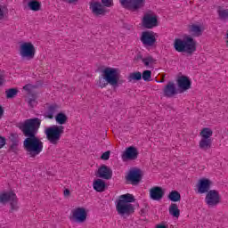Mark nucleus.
<instances>
[{
	"label": "nucleus",
	"mask_w": 228,
	"mask_h": 228,
	"mask_svg": "<svg viewBox=\"0 0 228 228\" xmlns=\"http://www.w3.org/2000/svg\"><path fill=\"white\" fill-rule=\"evenodd\" d=\"M69 195H70V191H69L68 189L64 190V196L69 197Z\"/></svg>",
	"instance_id": "a18cd8bd"
},
{
	"label": "nucleus",
	"mask_w": 228,
	"mask_h": 228,
	"mask_svg": "<svg viewBox=\"0 0 228 228\" xmlns=\"http://www.w3.org/2000/svg\"><path fill=\"white\" fill-rule=\"evenodd\" d=\"M46 111L45 112V117L46 118H54L55 113L60 110V104L53 103H46L45 105Z\"/></svg>",
	"instance_id": "dca6fc26"
},
{
	"label": "nucleus",
	"mask_w": 228,
	"mask_h": 228,
	"mask_svg": "<svg viewBox=\"0 0 228 228\" xmlns=\"http://www.w3.org/2000/svg\"><path fill=\"white\" fill-rule=\"evenodd\" d=\"M217 13L221 20H226L228 19V10L218 7Z\"/></svg>",
	"instance_id": "7c9ffc66"
},
{
	"label": "nucleus",
	"mask_w": 228,
	"mask_h": 228,
	"mask_svg": "<svg viewBox=\"0 0 228 228\" xmlns=\"http://www.w3.org/2000/svg\"><path fill=\"white\" fill-rule=\"evenodd\" d=\"M12 195H13V192H2V193H0V203L4 204L6 202H9L12 199Z\"/></svg>",
	"instance_id": "a878e982"
},
{
	"label": "nucleus",
	"mask_w": 228,
	"mask_h": 228,
	"mask_svg": "<svg viewBox=\"0 0 228 228\" xmlns=\"http://www.w3.org/2000/svg\"><path fill=\"white\" fill-rule=\"evenodd\" d=\"M28 102L31 106V108H35V106H37V96L35 95L30 96L28 100Z\"/></svg>",
	"instance_id": "e433bc0d"
},
{
	"label": "nucleus",
	"mask_w": 228,
	"mask_h": 228,
	"mask_svg": "<svg viewBox=\"0 0 228 228\" xmlns=\"http://www.w3.org/2000/svg\"><path fill=\"white\" fill-rule=\"evenodd\" d=\"M136 158H138V150L133 146L126 148L122 154L123 161H133Z\"/></svg>",
	"instance_id": "2eb2a0df"
},
{
	"label": "nucleus",
	"mask_w": 228,
	"mask_h": 228,
	"mask_svg": "<svg viewBox=\"0 0 228 228\" xmlns=\"http://www.w3.org/2000/svg\"><path fill=\"white\" fill-rule=\"evenodd\" d=\"M156 228H168V226L166 225L165 224H157Z\"/></svg>",
	"instance_id": "c03bdc74"
},
{
	"label": "nucleus",
	"mask_w": 228,
	"mask_h": 228,
	"mask_svg": "<svg viewBox=\"0 0 228 228\" xmlns=\"http://www.w3.org/2000/svg\"><path fill=\"white\" fill-rule=\"evenodd\" d=\"M212 183L209 179L203 178L200 180V183L198 185V193H208L210 191Z\"/></svg>",
	"instance_id": "a211bd4d"
},
{
	"label": "nucleus",
	"mask_w": 228,
	"mask_h": 228,
	"mask_svg": "<svg viewBox=\"0 0 228 228\" xmlns=\"http://www.w3.org/2000/svg\"><path fill=\"white\" fill-rule=\"evenodd\" d=\"M96 175L102 179H111V169L106 166H102L98 168Z\"/></svg>",
	"instance_id": "6ab92c4d"
},
{
	"label": "nucleus",
	"mask_w": 228,
	"mask_h": 228,
	"mask_svg": "<svg viewBox=\"0 0 228 228\" xmlns=\"http://www.w3.org/2000/svg\"><path fill=\"white\" fill-rule=\"evenodd\" d=\"M200 134L202 139L211 140V137L213 136V130L209 127H205L201 130Z\"/></svg>",
	"instance_id": "b1692460"
},
{
	"label": "nucleus",
	"mask_w": 228,
	"mask_h": 228,
	"mask_svg": "<svg viewBox=\"0 0 228 228\" xmlns=\"http://www.w3.org/2000/svg\"><path fill=\"white\" fill-rule=\"evenodd\" d=\"M165 195V191L161 187L155 186L150 190L151 200H161Z\"/></svg>",
	"instance_id": "f3484780"
},
{
	"label": "nucleus",
	"mask_w": 228,
	"mask_h": 228,
	"mask_svg": "<svg viewBox=\"0 0 228 228\" xmlns=\"http://www.w3.org/2000/svg\"><path fill=\"white\" fill-rule=\"evenodd\" d=\"M168 198L172 200V192L169 193Z\"/></svg>",
	"instance_id": "8fccbe9b"
},
{
	"label": "nucleus",
	"mask_w": 228,
	"mask_h": 228,
	"mask_svg": "<svg viewBox=\"0 0 228 228\" xmlns=\"http://www.w3.org/2000/svg\"><path fill=\"white\" fill-rule=\"evenodd\" d=\"M105 79L111 86H117L120 81V70L117 68L107 67L102 70Z\"/></svg>",
	"instance_id": "0eeeda50"
},
{
	"label": "nucleus",
	"mask_w": 228,
	"mask_h": 228,
	"mask_svg": "<svg viewBox=\"0 0 228 228\" xmlns=\"http://www.w3.org/2000/svg\"><path fill=\"white\" fill-rule=\"evenodd\" d=\"M177 86L175 87V84H172V95H177V94H184V92H188L190 88H191V80L187 76H181L178 77L177 80Z\"/></svg>",
	"instance_id": "39448f33"
},
{
	"label": "nucleus",
	"mask_w": 228,
	"mask_h": 228,
	"mask_svg": "<svg viewBox=\"0 0 228 228\" xmlns=\"http://www.w3.org/2000/svg\"><path fill=\"white\" fill-rule=\"evenodd\" d=\"M88 218V209L84 207H76L71 209L69 214V220L73 224H85Z\"/></svg>",
	"instance_id": "423d86ee"
},
{
	"label": "nucleus",
	"mask_w": 228,
	"mask_h": 228,
	"mask_svg": "<svg viewBox=\"0 0 228 228\" xmlns=\"http://www.w3.org/2000/svg\"><path fill=\"white\" fill-rule=\"evenodd\" d=\"M172 216H174V218H179V216H181V210L179 209V206L175 203L172 204Z\"/></svg>",
	"instance_id": "2f4dec72"
},
{
	"label": "nucleus",
	"mask_w": 228,
	"mask_h": 228,
	"mask_svg": "<svg viewBox=\"0 0 228 228\" xmlns=\"http://www.w3.org/2000/svg\"><path fill=\"white\" fill-rule=\"evenodd\" d=\"M119 3L123 8L127 10H140L145 4V0H119Z\"/></svg>",
	"instance_id": "9d476101"
},
{
	"label": "nucleus",
	"mask_w": 228,
	"mask_h": 228,
	"mask_svg": "<svg viewBox=\"0 0 228 228\" xmlns=\"http://www.w3.org/2000/svg\"><path fill=\"white\" fill-rule=\"evenodd\" d=\"M128 79L129 81H140V79H142V72L135 71L130 73Z\"/></svg>",
	"instance_id": "473e14b6"
},
{
	"label": "nucleus",
	"mask_w": 228,
	"mask_h": 228,
	"mask_svg": "<svg viewBox=\"0 0 228 228\" xmlns=\"http://www.w3.org/2000/svg\"><path fill=\"white\" fill-rule=\"evenodd\" d=\"M162 97H172V83H168L162 90Z\"/></svg>",
	"instance_id": "cd10ccee"
},
{
	"label": "nucleus",
	"mask_w": 228,
	"mask_h": 228,
	"mask_svg": "<svg viewBox=\"0 0 228 228\" xmlns=\"http://www.w3.org/2000/svg\"><path fill=\"white\" fill-rule=\"evenodd\" d=\"M136 200L134 195L131 193H126L120 195L116 200V211L120 216H129V215H133L134 213V206H133V202Z\"/></svg>",
	"instance_id": "f03ea898"
},
{
	"label": "nucleus",
	"mask_w": 228,
	"mask_h": 228,
	"mask_svg": "<svg viewBox=\"0 0 228 228\" xmlns=\"http://www.w3.org/2000/svg\"><path fill=\"white\" fill-rule=\"evenodd\" d=\"M156 40H158V34L152 31H144L142 33L141 42H142L143 45L152 47L156 44Z\"/></svg>",
	"instance_id": "9b49d317"
},
{
	"label": "nucleus",
	"mask_w": 228,
	"mask_h": 228,
	"mask_svg": "<svg viewBox=\"0 0 228 228\" xmlns=\"http://www.w3.org/2000/svg\"><path fill=\"white\" fill-rule=\"evenodd\" d=\"M69 118H67V114L63 113V112H60L55 116V121L57 122V124H59L60 126H63V124H67V120Z\"/></svg>",
	"instance_id": "5701e85b"
},
{
	"label": "nucleus",
	"mask_w": 228,
	"mask_h": 228,
	"mask_svg": "<svg viewBox=\"0 0 228 228\" xmlns=\"http://www.w3.org/2000/svg\"><path fill=\"white\" fill-rule=\"evenodd\" d=\"M143 176V172L138 168H132L129 170L126 175V181L131 184H138L140 181H142V177Z\"/></svg>",
	"instance_id": "f8f14e48"
},
{
	"label": "nucleus",
	"mask_w": 228,
	"mask_h": 228,
	"mask_svg": "<svg viewBox=\"0 0 228 228\" xmlns=\"http://www.w3.org/2000/svg\"><path fill=\"white\" fill-rule=\"evenodd\" d=\"M6 145V138L0 136V149H3Z\"/></svg>",
	"instance_id": "37998d69"
},
{
	"label": "nucleus",
	"mask_w": 228,
	"mask_h": 228,
	"mask_svg": "<svg viewBox=\"0 0 228 228\" xmlns=\"http://www.w3.org/2000/svg\"><path fill=\"white\" fill-rule=\"evenodd\" d=\"M142 63L145 67L152 68L156 65V61L151 56H146L142 59Z\"/></svg>",
	"instance_id": "bb28decb"
},
{
	"label": "nucleus",
	"mask_w": 228,
	"mask_h": 228,
	"mask_svg": "<svg viewBox=\"0 0 228 228\" xmlns=\"http://www.w3.org/2000/svg\"><path fill=\"white\" fill-rule=\"evenodd\" d=\"M220 193L216 190H210L207 192L205 202L208 208H215L220 204Z\"/></svg>",
	"instance_id": "1a4fd4ad"
},
{
	"label": "nucleus",
	"mask_w": 228,
	"mask_h": 228,
	"mask_svg": "<svg viewBox=\"0 0 228 228\" xmlns=\"http://www.w3.org/2000/svg\"><path fill=\"white\" fill-rule=\"evenodd\" d=\"M152 77V72L151 70H144L142 74L143 81H151Z\"/></svg>",
	"instance_id": "f704fd0d"
},
{
	"label": "nucleus",
	"mask_w": 228,
	"mask_h": 228,
	"mask_svg": "<svg viewBox=\"0 0 228 228\" xmlns=\"http://www.w3.org/2000/svg\"><path fill=\"white\" fill-rule=\"evenodd\" d=\"M203 32L204 28L200 25L192 24L189 26V33H191V37H202Z\"/></svg>",
	"instance_id": "aec40b11"
},
{
	"label": "nucleus",
	"mask_w": 228,
	"mask_h": 228,
	"mask_svg": "<svg viewBox=\"0 0 228 228\" xmlns=\"http://www.w3.org/2000/svg\"><path fill=\"white\" fill-rule=\"evenodd\" d=\"M4 77H6L4 69H0V86L5 82Z\"/></svg>",
	"instance_id": "58836bf2"
},
{
	"label": "nucleus",
	"mask_w": 228,
	"mask_h": 228,
	"mask_svg": "<svg viewBox=\"0 0 228 228\" xmlns=\"http://www.w3.org/2000/svg\"><path fill=\"white\" fill-rule=\"evenodd\" d=\"M97 85L100 86V88H106V86L110 85V82H108L103 73H102V75L99 77Z\"/></svg>",
	"instance_id": "c85d7f7f"
},
{
	"label": "nucleus",
	"mask_w": 228,
	"mask_h": 228,
	"mask_svg": "<svg viewBox=\"0 0 228 228\" xmlns=\"http://www.w3.org/2000/svg\"><path fill=\"white\" fill-rule=\"evenodd\" d=\"M101 159L104 161L110 159V151H105L104 153H102Z\"/></svg>",
	"instance_id": "79ce46f5"
},
{
	"label": "nucleus",
	"mask_w": 228,
	"mask_h": 228,
	"mask_svg": "<svg viewBox=\"0 0 228 228\" xmlns=\"http://www.w3.org/2000/svg\"><path fill=\"white\" fill-rule=\"evenodd\" d=\"M211 143H213V142L211 141V139H202L200 141V149H201V151H208L210 147H211Z\"/></svg>",
	"instance_id": "393cba45"
},
{
	"label": "nucleus",
	"mask_w": 228,
	"mask_h": 228,
	"mask_svg": "<svg viewBox=\"0 0 228 228\" xmlns=\"http://www.w3.org/2000/svg\"><path fill=\"white\" fill-rule=\"evenodd\" d=\"M89 8L94 15H105L106 8L101 4L99 0H92L89 4Z\"/></svg>",
	"instance_id": "4468645a"
},
{
	"label": "nucleus",
	"mask_w": 228,
	"mask_h": 228,
	"mask_svg": "<svg viewBox=\"0 0 228 228\" xmlns=\"http://www.w3.org/2000/svg\"><path fill=\"white\" fill-rule=\"evenodd\" d=\"M174 47L177 53H184L187 56H191L197 51V41L186 36L183 39H175Z\"/></svg>",
	"instance_id": "7ed1b4c3"
},
{
	"label": "nucleus",
	"mask_w": 228,
	"mask_h": 228,
	"mask_svg": "<svg viewBox=\"0 0 228 228\" xmlns=\"http://www.w3.org/2000/svg\"><path fill=\"white\" fill-rule=\"evenodd\" d=\"M8 13V10H6V8L4 7H1L0 5V20L4 19V15H6Z\"/></svg>",
	"instance_id": "ea45409f"
},
{
	"label": "nucleus",
	"mask_w": 228,
	"mask_h": 228,
	"mask_svg": "<svg viewBox=\"0 0 228 228\" xmlns=\"http://www.w3.org/2000/svg\"><path fill=\"white\" fill-rule=\"evenodd\" d=\"M23 89L25 90V92H27L28 94H32V92H34L35 90V86L28 84L27 86H25L23 87Z\"/></svg>",
	"instance_id": "4c0bfd02"
},
{
	"label": "nucleus",
	"mask_w": 228,
	"mask_h": 228,
	"mask_svg": "<svg viewBox=\"0 0 228 228\" xmlns=\"http://www.w3.org/2000/svg\"><path fill=\"white\" fill-rule=\"evenodd\" d=\"M172 202H181V193L177 191H172Z\"/></svg>",
	"instance_id": "c9c22d12"
},
{
	"label": "nucleus",
	"mask_w": 228,
	"mask_h": 228,
	"mask_svg": "<svg viewBox=\"0 0 228 228\" xmlns=\"http://www.w3.org/2000/svg\"><path fill=\"white\" fill-rule=\"evenodd\" d=\"M20 56L24 60H33L37 53L35 45L31 42H24L20 45Z\"/></svg>",
	"instance_id": "6e6552de"
},
{
	"label": "nucleus",
	"mask_w": 228,
	"mask_h": 228,
	"mask_svg": "<svg viewBox=\"0 0 228 228\" xmlns=\"http://www.w3.org/2000/svg\"><path fill=\"white\" fill-rule=\"evenodd\" d=\"M68 1V3H76V1H77V0H67Z\"/></svg>",
	"instance_id": "09e8293b"
},
{
	"label": "nucleus",
	"mask_w": 228,
	"mask_h": 228,
	"mask_svg": "<svg viewBox=\"0 0 228 228\" xmlns=\"http://www.w3.org/2000/svg\"><path fill=\"white\" fill-rule=\"evenodd\" d=\"M93 187L95 191H104L106 190V183L101 179H97L93 183Z\"/></svg>",
	"instance_id": "4be33fe9"
},
{
	"label": "nucleus",
	"mask_w": 228,
	"mask_h": 228,
	"mask_svg": "<svg viewBox=\"0 0 228 228\" xmlns=\"http://www.w3.org/2000/svg\"><path fill=\"white\" fill-rule=\"evenodd\" d=\"M9 202L11 203L12 209H17V208H19V199H17V195H15V193L12 192Z\"/></svg>",
	"instance_id": "c756f323"
},
{
	"label": "nucleus",
	"mask_w": 228,
	"mask_h": 228,
	"mask_svg": "<svg viewBox=\"0 0 228 228\" xmlns=\"http://www.w3.org/2000/svg\"><path fill=\"white\" fill-rule=\"evenodd\" d=\"M7 99H12V97H15L17 94H19V90L17 88H11L5 91Z\"/></svg>",
	"instance_id": "72a5a7b5"
},
{
	"label": "nucleus",
	"mask_w": 228,
	"mask_h": 228,
	"mask_svg": "<svg viewBox=\"0 0 228 228\" xmlns=\"http://www.w3.org/2000/svg\"><path fill=\"white\" fill-rule=\"evenodd\" d=\"M28 8L31 12H40L42 10V2L38 0H29L28 2Z\"/></svg>",
	"instance_id": "412c9836"
},
{
	"label": "nucleus",
	"mask_w": 228,
	"mask_h": 228,
	"mask_svg": "<svg viewBox=\"0 0 228 228\" xmlns=\"http://www.w3.org/2000/svg\"><path fill=\"white\" fill-rule=\"evenodd\" d=\"M20 127L25 136H28L23 142L27 154H28L30 158L38 156V154L44 151V142L35 136V133H37L38 127H40V119H28Z\"/></svg>",
	"instance_id": "f257e3e1"
},
{
	"label": "nucleus",
	"mask_w": 228,
	"mask_h": 228,
	"mask_svg": "<svg viewBox=\"0 0 228 228\" xmlns=\"http://www.w3.org/2000/svg\"><path fill=\"white\" fill-rule=\"evenodd\" d=\"M169 213H172V207H169Z\"/></svg>",
	"instance_id": "3c124183"
},
{
	"label": "nucleus",
	"mask_w": 228,
	"mask_h": 228,
	"mask_svg": "<svg viewBox=\"0 0 228 228\" xmlns=\"http://www.w3.org/2000/svg\"><path fill=\"white\" fill-rule=\"evenodd\" d=\"M4 112V110H3V107L0 106V118H1V117H3Z\"/></svg>",
	"instance_id": "49530a36"
},
{
	"label": "nucleus",
	"mask_w": 228,
	"mask_h": 228,
	"mask_svg": "<svg viewBox=\"0 0 228 228\" xmlns=\"http://www.w3.org/2000/svg\"><path fill=\"white\" fill-rule=\"evenodd\" d=\"M102 4H103V6L110 8V6L113 5V0H102Z\"/></svg>",
	"instance_id": "a19ab883"
},
{
	"label": "nucleus",
	"mask_w": 228,
	"mask_h": 228,
	"mask_svg": "<svg viewBox=\"0 0 228 228\" xmlns=\"http://www.w3.org/2000/svg\"><path fill=\"white\" fill-rule=\"evenodd\" d=\"M45 134L52 145H56L61 139V134H63V126L58 125L48 126L45 129Z\"/></svg>",
	"instance_id": "20e7f679"
},
{
	"label": "nucleus",
	"mask_w": 228,
	"mask_h": 228,
	"mask_svg": "<svg viewBox=\"0 0 228 228\" xmlns=\"http://www.w3.org/2000/svg\"><path fill=\"white\" fill-rule=\"evenodd\" d=\"M157 83H165V77H162V79L159 81H157Z\"/></svg>",
	"instance_id": "de8ad7c7"
},
{
	"label": "nucleus",
	"mask_w": 228,
	"mask_h": 228,
	"mask_svg": "<svg viewBox=\"0 0 228 228\" xmlns=\"http://www.w3.org/2000/svg\"><path fill=\"white\" fill-rule=\"evenodd\" d=\"M142 25L148 29H152L159 26L158 16L154 13L148 12L142 18Z\"/></svg>",
	"instance_id": "ddd939ff"
}]
</instances>
